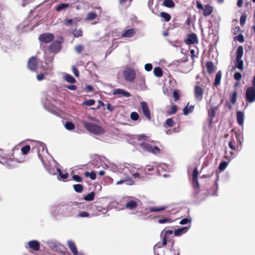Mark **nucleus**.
I'll return each mask as SVG.
<instances>
[{
    "instance_id": "17",
    "label": "nucleus",
    "mask_w": 255,
    "mask_h": 255,
    "mask_svg": "<svg viewBox=\"0 0 255 255\" xmlns=\"http://www.w3.org/2000/svg\"><path fill=\"white\" fill-rule=\"evenodd\" d=\"M203 91L202 88L198 85L194 87V96L196 100L201 101L203 98Z\"/></svg>"
},
{
    "instance_id": "25",
    "label": "nucleus",
    "mask_w": 255,
    "mask_h": 255,
    "mask_svg": "<svg viewBox=\"0 0 255 255\" xmlns=\"http://www.w3.org/2000/svg\"><path fill=\"white\" fill-rule=\"evenodd\" d=\"M160 236L161 238L162 242H158L157 244L155 245L154 248H161L164 246H165L167 245V240L166 239V236L163 235V231H162L160 234Z\"/></svg>"
},
{
    "instance_id": "6",
    "label": "nucleus",
    "mask_w": 255,
    "mask_h": 255,
    "mask_svg": "<svg viewBox=\"0 0 255 255\" xmlns=\"http://www.w3.org/2000/svg\"><path fill=\"white\" fill-rule=\"evenodd\" d=\"M26 250L30 253L38 252L40 249V243L37 240H30L24 244Z\"/></svg>"
},
{
    "instance_id": "1",
    "label": "nucleus",
    "mask_w": 255,
    "mask_h": 255,
    "mask_svg": "<svg viewBox=\"0 0 255 255\" xmlns=\"http://www.w3.org/2000/svg\"><path fill=\"white\" fill-rule=\"evenodd\" d=\"M129 169V173L128 175H124V177L122 178L120 181L117 182V185H120L122 183H125L127 185H132L134 183L133 181L130 178V175H131L134 178L140 179L144 177V176L141 175L140 173L138 172H135L136 169L134 167H132L131 165H127ZM142 170L140 168H138L137 171L140 172Z\"/></svg>"
},
{
    "instance_id": "62",
    "label": "nucleus",
    "mask_w": 255,
    "mask_h": 255,
    "mask_svg": "<svg viewBox=\"0 0 255 255\" xmlns=\"http://www.w3.org/2000/svg\"><path fill=\"white\" fill-rule=\"evenodd\" d=\"M72 178L76 182H81L82 181V178L77 175H74L72 176Z\"/></svg>"
},
{
    "instance_id": "14",
    "label": "nucleus",
    "mask_w": 255,
    "mask_h": 255,
    "mask_svg": "<svg viewBox=\"0 0 255 255\" xmlns=\"http://www.w3.org/2000/svg\"><path fill=\"white\" fill-rule=\"evenodd\" d=\"M198 174L199 172L198 171L197 168H195L193 170L192 175V184L195 194L197 193V191L199 188V184L198 181Z\"/></svg>"
},
{
    "instance_id": "4",
    "label": "nucleus",
    "mask_w": 255,
    "mask_h": 255,
    "mask_svg": "<svg viewBox=\"0 0 255 255\" xmlns=\"http://www.w3.org/2000/svg\"><path fill=\"white\" fill-rule=\"evenodd\" d=\"M33 148H36L37 154L41 161L44 163V157L46 155H48V152L45 145L42 142L39 141H34L33 142Z\"/></svg>"
},
{
    "instance_id": "21",
    "label": "nucleus",
    "mask_w": 255,
    "mask_h": 255,
    "mask_svg": "<svg viewBox=\"0 0 255 255\" xmlns=\"http://www.w3.org/2000/svg\"><path fill=\"white\" fill-rule=\"evenodd\" d=\"M37 60L35 57L30 58L28 62V67L31 71H34L37 67Z\"/></svg>"
},
{
    "instance_id": "31",
    "label": "nucleus",
    "mask_w": 255,
    "mask_h": 255,
    "mask_svg": "<svg viewBox=\"0 0 255 255\" xmlns=\"http://www.w3.org/2000/svg\"><path fill=\"white\" fill-rule=\"evenodd\" d=\"M222 77V72L219 71L216 75L214 82V86H217L220 85Z\"/></svg>"
},
{
    "instance_id": "45",
    "label": "nucleus",
    "mask_w": 255,
    "mask_h": 255,
    "mask_svg": "<svg viewBox=\"0 0 255 255\" xmlns=\"http://www.w3.org/2000/svg\"><path fill=\"white\" fill-rule=\"evenodd\" d=\"M156 166H157V169L159 171H161V170L166 171H167V170L168 169L167 165L164 163L159 164L158 165H157Z\"/></svg>"
},
{
    "instance_id": "63",
    "label": "nucleus",
    "mask_w": 255,
    "mask_h": 255,
    "mask_svg": "<svg viewBox=\"0 0 255 255\" xmlns=\"http://www.w3.org/2000/svg\"><path fill=\"white\" fill-rule=\"evenodd\" d=\"M234 77L236 80L239 81L241 80L242 78V75L240 72H236L234 74Z\"/></svg>"
},
{
    "instance_id": "55",
    "label": "nucleus",
    "mask_w": 255,
    "mask_h": 255,
    "mask_svg": "<svg viewBox=\"0 0 255 255\" xmlns=\"http://www.w3.org/2000/svg\"><path fill=\"white\" fill-rule=\"evenodd\" d=\"M57 173H59V175L60 178V179H66L68 177V174L67 173L63 174L60 169L58 171Z\"/></svg>"
},
{
    "instance_id": "34",
    "label": "nucleus",
    "mask_w": 255,
    "mask_h": 255,
    "mask_svg": "<svg viewBox=\"0 0 255 255\" xmlns=\"http://www.w3.org/2000/svg\"><path fill=\"white\" fill-rule=\"evenodd\" d=\"M137 89L142 91H145L147 89V88L145 85V81L144 80H141L140 83L137 84Z\"/></svg>"
},
{
    "instance_id": "54",
    "label": "nucleus",
    "mask_w": 255,
    "mask_h": 255,
    "mask_svg": "<svg viewBox=\"0 0 255 255\" xmlns=\"http://www.w3.org/2000/svg\"><path fill=\"white\" fill-rule=\"evenodd\" d=\"M97 14L95 12H89L87 14V20H93L96 18Z\"/></svg>"
},
{
    "instance_id": "12",
    "label": "nucleus",
    "mask_w": 255,
    "mask_h": 255,
    "mask_svg": "<svg viewBox=\"0 0 255 255\" xmlns=\"http://www.w3.org/2000/svg\"><path fill=\"white\" fill-rule=\"evenodd\" d=\"M246 100L250 103L255 101V89L253 87H249L246 91Z\"/></svg>"
},
{
    "instance_id": "23",
    "label": "nucleus",
    "mask_w": 255,
    "mask_h": 255,
    "mask_svg": "<svg viewBox=\"0 0 255 255\" xmlns=\"http://www.w3.org/2000/svg\"><path fill=\"white\" fill-rule=\"evenodd\" d=\"M113 95H121L124 97L128 98L131 96V94L122 89H116L113 93Z\"/></svg>"
},
{
    "instance_id": "61",
    "label": "nucleus",
    "mask_w": 255,
    "mask_h": 255,
    "mask_svg": "<svg viewBox=\"0 0 255 255\" xmlns=\"http://www.w3.org/2000/svg\"><path fill=\"white\" fill-rule=\"evenodd\" d=\"M173 95L175 101H177L179 99V93L178 90L174 91Z\"/></svg>"
},
{
    "instance_id": "58",
    "label": "nucleus",
    "mask_w": 255,
    "mask_h": 255,
    "mask_svg": "<svg viewBox=\"0 0 255 255\" xmlns=\"http://www.w3.org/2000/svg\"><path fill=\"white\" fill-rule=\"evenodd\" d=\"M172 222V220L169 218H165V219H159L158 220V222L159 224H164V223H170Z\"/></svg>"
},
{
    "instance_id": "49",
    "label": "nucleus",
    "mask_w": 255,
    "mask_h": 255,
    "mask_svg": "<svg viewBox=\"0 0 255 255\" xmlns=\"http://www.w3.org/2000/svg\"><path fill=\"white\" fill-rule=\"evenodd\" d=\"M72 33L74 37H78L82 36V31L81 29H75L73 31Z\"/></svg>"
},
{
    "instance_id": "48",
    "label": "nucleus",
    "mask_w": 255,
    "mask_h": 255,
    "mask_svg": "<svg viewBox=\"0 0 255 255\" xmlns=\"http://www.w3.org/2000/svg\"><path fill=\"white\" fill-rule=\"evenodd\" d=\"M90 216V214L89 213L86 211H80L77 215V217L79 218H85V217H89Z\"/></svg>"
},
{
    "instance_id": "33",
    "label": "nucleus",
    "mask_w": 255,
    "mask_h": 255,
    "mask_svg": "<svg viewBox=\"0 0 255 255\" xmlns=\"http://www.w3.org/2000/svg\"><path fill=\"white\" fill-rule=\"evenodd\" d=\"M64 80L69 83H74L76 82V80L74 79V78L68 74H65Z\"/></svg>"
},
{
    "instance_id": "9",
    "label": "nucleus",
    "mask_w": 255,
    "mask_h": 255,
    "mask_svg": "<svg viewBox=\"0 0 255 255\" xmlns=\"http://www.w3.org/2000/svg\"><path fill=\"white\" fill-rule=\"evenodd\" d=\"M196 5L198 9L203 11V14L205 16L210 15L213 11V7L209 4H206L203 6L200 1H196Z\"/></svg>"
},
{
    "instance_id": "39",
    "label": "nucleus",
    "mask_w": 255,
    "mask_h": 255,
    "mask_svg": "<svg viewBox=\"0 0 255 255\" xmlns=\"http://www.w3.org/2000/svg\"><path fill=\"white\" fill-rule=\"evenodd\" d=\"M153 73L155 76L160 77L162 75V71L159 67H155L153 70Z\"/></svg>"
},
{
    "instance_id": "7",
    "label": "nucleus",
    "mask_w": 255,
    "mask_h": 255,
    "mask_svg": "<svg viewBox=\"0 0 255 255\" xmlns=\"http://www.w3.org/2000/svg\"><path fill=\"white\" fill-rule=\"evenodd\" d=\"M244 49L242 46H240L238 47L236 55V67L241 70L243 69L244 63L242 59L243 55Z\"/></svg>"
},
{
    "instance_id": "43",
    "label": "nucleus",
    "mask_w": 255,
    "mask_h": 255,
    "mask_svg": "<svg viewBox=\"0 0 255 255\" xmlns=\"http://www.w3.org/2000/svg\"><path fill=\"white\" fill-rule=\"evenodd\" d=\"M174 125V122L171 118L167 119L166 120L164 126L165 127H172Z\"/></svg>"
},
{
    "instance_id": "3",
    "label": "nucleus",
    "mask_w": 255,
    "mask_h": 255,
    "mask_svg": "<svg viewBox=\"0 0 255 255\" xmlns=\"http://www.w3.org/2000/svg\"><path fill=\"white\" fill-rule=\"evenodd\" d=\"M81 123L87 130L95 134L99 135L105 133V130L98 125L86 121H82Z\"/></svg>"
},
{
    "instance_id": "26",
    "label": "nucleus",
    "mask_w": 255,
    "mask_h": 255,
    "mask_svg": "<svg viewBox=\"0 0 255 255\" xmlns=\"http://www.w3.org/2000/svg\"><path fill=\"white\" fill-rule=\"evenodd\" d=\"M190 229V227H184L178 228L174 232L175 236H180L183 234L186 233Z\"/></svg>"
},
{
    "instance_id": "5",
    "label": "nucleus",
    "mask_w": 255,
    "mask_h": 255,
    "mask_svg": "<svg viewBox=\"0 0 255 255\" xmlns=\"http://www.w3.org/2000/svg\"><path fill=\"white\" fill-rule=\"evenodd\" d=\"M138 144L140 145L142 149L144 151H147L155 155L160 153V149L156 146L155 142H144L142 143H139Z\"/></svg>"
},
{
    "instance_id": "57",
    "label": "nucleus",
    "mask_w": 255,
    "mask_h": 255,
    "mask_svg": "<svg viewBox=\"0 0 255 255\" xmlns=\"http://www.w3.org/2000/svg\"><path fill=\"white\" fill-rule=\"evenodd\" d=\"M237 92H234L231 97V101L233 104H235L237 101Z\"/></svg>"
},
{
    "instance_id": "29",
    "label": "nucleus",
    "mask_w": 255,
    "mask_h": 255,
    "mask_svg": "<svg viewBox=\"0 0 255 255\" xmlns=\"http://www.w3.org/2000/svg\"><path fill=\"white\" fill-rule=\"evenodd\" d=\"M237 119L238 124L243 126L244 122V113L243 112L238 111L237 113Z\"/></svg>"
},
{
    "instance_id": "59",
    "label": "nucleus",
    "mask_w": 255,
    "mask_h": 255,
    "mask_svg": "<svg viewBox=\"0 0 255 255\" xmlns=\"http://www.w3.org/2000/svg\"><path fill=\"white\" fill-rule=\"evenodd\" d=\"M228 162L226 161H223L221 162L219 166V169L221 170H224L227 166Z\"/></svg>"
},
{
    "instance_id": "44",
    "label": "nucleus",
    "mask_w": 255,
    "mask_h": 255,
    "mask_svg": "<svg viewBox=\"0 0 255 255\" xmlns=\"http://www.w3.org/2000/svg\"><path fill=\"white\" fill-rule=\"evenodd\" d=\"M94 196L95 193L93 192H92L88 195H86L84 199L86 201H91L94 200Z\"/></svg>"
},
{
    "instance_id": "28",
    "label": "nucleus",
    "mask_w": 255,
    "mask_h": 255,
    "mask_svg": "<svg viewBox=\"0 0 255 255\" xmlns=\"http://www.w3.org/2000/svg\"><path fill=\"white\" fill-rule=\"evenodd\" d=\"M67 244L73 254L74 255H78V251L75 243L72 241H68Z\"/></svg>"
},
{
    "instance_id": "11",
    "label": "nucleus",
    "mask_w": 255,
    "mask_h": 255,
    "mask_svg": "<svg viewBox=\"0 0 255 255\" xmlns=\"http://www.w3.org/2000/svg\"><path fill=\"white\" fill-rule=\"evenodd\" d=\"M125 79L129 82H132L134 81L135 78V73L133 69L127 68H126L123 73Z\"/></svg>"
},
{
    "instance_id": "42",
    "label": "nucleus",
    "mask_w": 255,
    "mask_h": 255,
    "mask_svg": "<svg viewBox=\"0 0 255 255\" xmlns=\"http://www.w3.org/2000/svg\"><path fill=\"white\" fill-rule=\"evenodd\" d=\"M174 243H172L170 248V251L172 252L174 255H180V250L178 248H173Z\"/></svg>"
},
{
    "instance_id": "52",
    "label": "nucleus",
    "mask_w": 255,
    "mask_h": 255,
    "mask_svg": "<svg viewBox=\"0 0 255 255\" xmlns=\"http://www.w3.org/2000/svg\"><path fill=\"white\" fill-rule=\"evenodd\" d=\"M95 103V101L94 100L90 99L87 101H84L82 103V105H85L87 106H90L94 105Z\"/></svg>"
},
{
    "instance_id": "47",
    "label": "nucleus",
    "mask_w": 255,
    "mask_h": 255,
    "mask_svg": "<svg viewBox=\"0 0 255 255\" xmlns=\"http://www.w3.org/2000/svg\"><path fill=\"white\" fill-rule=\"evenodd\" d=\"M112 204L113 206L118 210H124L125 209L124 205H120L116 202H113Z\"/></svg>"
},
{
    "instance_id": "36",
    "label": "nucleus",
    "mask_w": 255,
    "mask_h": 255,
    "mask_svg": "<svg viewBox=\"0 0 255 255\" xmlns=\"http://www.w3.org/2000/svg\"><path fill=\"white\" fill-rule=\"evenodd\" d=\"M163 4L164 6L169 8L173 7L175 6V3L172 0H164Z\"/></svg>"
},
{
    "instance_id": "37",
    "label": "nucleus",
    "mask_w": 255,
    "mask_h": 255,
    "mask_svg": "<svg viewBox=\"0 0 255 255\" xmlns=\"http://www.w3.org/2000/svg\"><path fill=\"white\" fill-rule=\"evenodd\" d=\"M194 109V106H190V107L187 105L185 107L183 110V114L185 115H187L189 113H191Z\"/></svg>"
},
{
    "instance_id": "51",
    "label": "nucleus",
    "mask_w": 255,
    "mask_h": 255,
    "mask_svg": "<svg viewBox=\"0 0 255 255\" xmlns=\"http://www.w3.org/2000/svg\"><path fill=\"white\" fill-rule=\"evenodd\" d=\"M177 110V107H176V105H171L170 110H169L168 111V114L169 115H171L174 114H175Z\"/></svg>"
},
{
    "instance_id": "22",
    "label": "nucleus",
    "mask_w": 255,
    "mask_h": 255,
    "mask_svg": "<svg viewBox=\"0 0 255 255\" xmlns=\"http://www.w3.org/2000/svg\"><path fill=\"white\" fill-rule=\"evenodd\" d=\"M137 199H131L127 201V203L125 205V208L133 210L135 209L137 206Z\"/></svg>"
},
{
    "instance_id": "46",
    "label": "nucleus",
    "mask_w": 255,
    "mask_h": 255,
    "mask_svg": "<svg viewBox=\"0 0 255 255\" xmlns=\"http://www.w3.org/2000/svg\"><path fill=\"white\" fill-rule=\"evenodd\" d=\"M85 176L86 177H90L92 180H95L96 178V173L94 172H86L85 173Z\"/></svg>"
},
{
    "instance_id": "15",
    "label": "nucleus",
    "mask_w": 255,
    "mask_h": 255,
    "mask_svg": "<svg viewBox=\"0 0 255 255\" xmlns=\"http://www.w3.org/2000/svg\"><path fill=\"white\" fill-rule=\"evenodd\" d=\"M46 244L54 251H57L58 249H60L63 247L61 244L56 240H49L46 242Z\"/></svg>"
},
{
    "instance_id": "2",
    "label": "nucleus",
    "mask_w": 255,
    "mask_h": 255,
    "mask_svg": "<svg viewBox=\"0 0 255 255\" xmlns=\"http://www.w3.org/2000/svg\"><path fill=\"white\" fill-rule=\"evenodd\" d=\"M104 168L105 169H109L113 172H117L122 174L128 175L129 173V169L126 164L116 165L114 163H110L109 164H105Z\"/></svg>"
},
{
    "instance_id": "32",
    "label": "nucleus",
    "mask_w": 255,
    "mask_h": 255,
    "mask_svg": "<svg viewBox=\"0 0 255 255\" xmlns=\"http://www.w3.org/2000/svg\"><path fill=\"white\" fill-rule=\"evenodd\" d=\"M167 208V206H163L160 207H151L149 209V212H159L165 210Z\"/></svg>"
},
{
    "instance_id": "13",
    "label": "nucleus",
    "mask_w": 255,
    "mask_h": 255,
    "mask_svg": "<svg viewBox=\"0 0 255 255\" xmlns=\"http://www.w3.org/2000/svg\"><path fill=\"white\" fill-rule=\"evenodd\" d=\"M53 56H52L49 59L47 58V54L45 55V62L42 64V69L45 71L47 74H49L53 69L52 64L51 63L52 60L53 59Z\"/></svg>"
},
{
    "instance_id": "8",
    "label": "nucleus",
    "mask_w": 255,
    "mask_h": 255,
    "mask_svg": "<svg viewBox=\"0 0 255 255\" xmlns=\"http://www.w3.org/2000/svg\"><path fill=\"white\" fill-rule=\"evenodd\" d=\"M44 163L45 164H43V165H44L46 170L52 175L56 174L60 169L58 167L57 163L54 160L52 159L49 162L48 164L46 163L44 161Z\"/></svg>"
},
{
    "instance_id": "10",
    "label": "nucleus",
    "mask_w": 255,
    "mask_h": 255,
    "mask_svg": "<svg viewBox=\"0 0 255 255\" xmlns=\"http://www.w3.org/2000/svg\"><path fill=\"white\" fill-rule=\"evenodd\" d=\"M242 141L240 139V135L239 133H235V138L233 137L231 141L229 142V147L234 150H236L239 145H241Z\"/></svg>"
},
{
    "instance_id": "40",
    "label": "nucleus",
    "mask_w": 255,
    "mask_h": 255,
    "mask_svg": "<svg viewBox=\"0 0 255 255\" xmlns=\"http://www.w3.org/2000/svg\"><path fill=\"white\" fill-rule=\"evenodd\" d=\"M160 16L164 18L165 21L168 22L171 19V16L168 13H166L165 12H162L160 13Z\"/></svg>"
},
{
    "instance_id": "18",
    "label": "nucleus",
    "mask_w": 255,
    "mask_h": 255,
    "mask_svg": "<svg viewBox=\"0 0 255 255\" xmlns=\"http://www.w3.org/2000/svg\"><path fill=\"white\" fill-rule=\"evenodd\" d=\"M140 105L143 115L148 120H150L151 116L147 103L143 101L140 103Z\"/></svg>"
},
{
    "instance_id": "53",
    "label": "nucleus",
    "mask_w": 255,
    "mask_h": 255,
    "mask_svg": "<svg viewBox=\"0 0 255 255\" xmlns=\"http://www.w3.org/2000/svg\"><path fill=\"white\" fill-rule=\"evenodd\" d=\"M30 149V145H26L22 147L21 149V150L23 154H26L28 152Z\"/></svg>"
},
{
    "instance_id": "60",
    "label": "nucleus",
    "mask_w": 255,
    "mask_h": 255,
    "mask_svg": "<svg viewBox=\"0 0 255 255\" xmlns=\"http://www.w3.org/2000/svg\"><path fill=\"white\" fill-rule=\"evenodd\" d=\"M130 118L133 121H136L139 118L138 114L136 112H132L130 114Z\"/></svg>"
},
{
    "instance_id": "41",
    "label": "nucleus",
    "mask_w": 255,
    "mask_h": 255,
    "mask_svg": "<svg viewBox=\"0 0 255 255\" xmlns=\"http://www.w3.org/2000/svg\"><path fill=\"white\" fill-rule=\"evenodd\" d=\"M73 188L75 192L77 193H81L83 190V186L79 184L74 185Z\"/></svg>"
},
{
    "instance_id": "19",
    "label": "nucleus",
    "mask_w": 255,
    "mask_h": 255,
    "mask_svg": "<svg viewBox=\"0 0 255 255\" xmlns=\"http://www.w3.org/2000/svg\"><path fill=\"white\" fill-rule=\"evenodd\" d=\"M184 41L187 44H193L198 42V38L195 33H192L187 35Z\"/></svg>"
},
{
    "instance_id": "16",
    "label": "nucleus",
    "mask_w": 255,
    "mask_h": 255,
    "mask_svg": "<svg viewBox=\"0 0 255 255\" xmlns=\"http://www.w3.org/2000/svg\"><path fill=\"white\" fill-rule=\"evenodd\" d=\"M54 35L50 33H46L41 34L39 37V39L41 42L48 43L53 40Z\"/></svg>"
},
{
    "instance_id": "50",
    "label": "nucleus",
    "mask_w": 255,
    "mask_h": 255,
    "mask_svg": "<svg viewBox=\"0 0 255 255\" xmlns=\"http://www.w3.org/2000/svg\"><path fill=\"white\" fill-rule=\"evenodd\" d=\"M65 128L68 130H72L74 128V125L71 122H66L65 124Z\"/></svg>"
},
{
    "instance_id": "35",
    "label": "nucleus",
    "mask_w": 255,
    "mask_h": 255,
    "mask_svg": "<svg viewBox=\"0 0 255 255\" xmlns=\"http://www.w3.org/2000/svg\"><path fill=\"white\" fill-rule=\"evenodd\" d=\"M206 67L209 73L211 74L214 71V66L213 62H208L206 64Z\"/></svg>"
},
{
    "instance_id": "56",
    "label": "nucleus",
    "mask_w": 255,
    "mask_h": 255,
    "mask_svg": "<svg viewBox=\"0 0 255 255\" xmlns=\"http://www.w3.org/2000/svg\"><path fill=\"white\" fill-rule=\"evenodd\" d=\"M247 19V16L245 14L241 15L240 19V24L243 26L245 24Z\"/></svg>"
},
{
    "instance_id": "64",
    "label": "nucleus",
    "mask_w": 255,
    "mask_h": 255,
    "mask_svg": "<svg viewBox=\"0 0 255 255\" xmlns=\"http://www.w3.org/2000/svg\"><path fill=\"white\" fill-rule=\"evenodd\" d=\"M75 49L77 53H80L83 50V47L81 45H79L75 47Z\"/></svg>"
},
{
    "instance_id": "38",
    "label": "nucleus",
    "mask_w": 255,
    "mask_h": 255,
    "mask_svg": "<svg viewBox=\"0 0 255 255\" xmlns=\"http://www.w3.org/2000/svg\"><path fill=\"white\" fill-rule=\"evenodd\" d=\"M70 6L69 3H61L57 6L56 9L58 11H61Z\"/></svg>"
},
{
    "instance_id": "24",
    "label": "nucleus",
    "mask_w": 255,
    "mask_h": 255,
    "mask_svg": "<svg viewBox=\"0 0 255 255\" xmlns=\"http://www.w3.org/2000/svg\"><path fill=\"white\" fill-rule=\"evenodd\" d=\"M60 50V43L58 41L52 43L49 47V51L52 53H56Z\"/></svg>"
},
{
    "instance_id": "20",
    "label": "nucleus",
    "mask_w": 255,
    "mask_h": 255,
    "mask_svg": "<svg viewBox=\"0 0 255 255\" xmlns=\"http://www.w3.org/2000/svg\"><path fill=\"white\" fill-rule=\"evenodd\" d=\"M60 213L65 216H70L73 211V208L70 206L64 205L60 207Z\"/></svg>"
},
{
    "instance_id": "27",
    "label": "nucleus",
    "mask_w": 255,
    "mask_h": 255,
    "mask_svg": "<svg viewBox=\"0 0 255 255\" xmlns=\"http://www.w3.org/2000/svg\"><path fill=\"white\" fill-rule=\"evenodd\" d=\"M135 34V30L132 29H128L123 32L122 34V37L131 38Z\"/></svg>"
},
{
    "instance_id": "30",
    "label": "nucleus",
    "mask_w": 255,
    "mask_h": 255,
    "mask_svg": "<svg viewBox=\"0 0 255 255\" xmlns=\"http://www.w3.org/2000/svg\"><path fill=\"white\" fill-rule=\"evenodd\" d=\"M179 70L182 73H187L190 71V67H188L187 64L182 62L179 65Z\"/></svg>"
}]
</instances>
